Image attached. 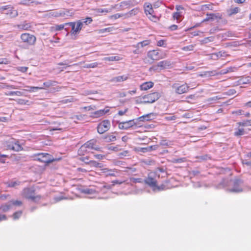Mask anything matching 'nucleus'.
Wrapping results in <instances>:
<instances>
[{
  "mask_svg": "<svg viewBox=\"0 0 251 251\" xmlns=\"http://www.w3.org/2000/svg\"><path fill=\"white\" fill-rule=\"evenodd\" d=\"M90 150L101 151V148L97 145L96 139H91L85 143L78 149L77 153L79 156H84L89 153Z\"/></svg>",
  "mask_w": 251,
  "mask_h": 251,
  "instance_id": "1",
  "label": "nucleus"
},
{
  "mask_svg": "<svg viewBox=\"0 0 251 251\" xmlns=\"http://www.w3.org/2000/svg\"><path fill=\"white\" fill-rule=\"evenodd\" d=\"M159 97L160 95L158 93L154 92L142 97L137 98L136 101L139 103H152L157 100Z\"/></svg>",
  "mask_w": 251,
  "mask_h": 251,
  "instance_id": "2",
  "label": "nucleus"
},
{
  "mask_svg": "<svg viewBox=\"0 0 251 251\" xmlns=\"http://www.w3.org/2000/svg\"><path fill=\"white\" fill-rule=\"evenodd\" d=\"M22 196L24 198L36 202L41 199V197L40 195H35V190L32 188H25L22 192Z\"/></svg>",
  "mask_w": 251,
  "mask_h": 251,
  "instance_id": "3",
  "label": "nucleus"
},
{
  "mask_svg": "<svg viewBox=\"0 0 251 251\" xmlns=\"http://www.w3.org/2000/svg\"><path fill=\"white\" fill-rule=\"evenodd\" d=\"M36 158L34 160L44 163L46 164H49L52 162L58 160V159H54L52 156L48 153H38L34 155Z\"/></svg>",
  "mask_w": 251,
  "mask_h": 251,
  "instance_id": "4",
  "label": "nucleus"
},
{
  "mask_svg": "<svg viewBox=\"0 0 251 251\" xmlns=\"http://www.w3.org/2000/svg\"><path fill=\"white\" fill-rule=\"evenodd\" d=\"M5 147L6 150H12L15 151H20L23 150L19 141L13 138L5 142Z\"/></svg>",
  "mask_w": 251,
  "mask_h": 251,
  "instance_id": "5",
  "label": "nucleus"
},
{
  "mask_svg": "<svg viewBox=\"0 0 251 251\" xmlns=\"http://www.w3.org/2000/svg\"><path fill=\"white\" fill-rule=\"evenodd\" d=\"M20 39L22 42L27 46H34L36 41V37L28 33H22L21 35Z\"/></svg>",
  "mask_w": 251,
  "mask_h": 251,
  "instance_id": "6",
  "label": "nucleus"
},
{
  "mask_svg": "<svg viewBox=\"0 0 251 251\" xmlns=\"http://www.w3.org/2000/svg\"><path fill=\"white\" fill-rule=\"evenodd\" d=\"M141 126H142V125L138 122L137 119L120 122L118 125V127L121 129H128L132 127H137Z\"/></svg>",
  "mask_w": 251,
  "mask_h": 251,
  "instance_id": "7",
  "label": "nucleus"
},
{
  "mask_svg": "<svg viewBox=\"0 0 251 251\" xmlns=\"http://www.w3.org/2000/svg\"><path fill=\"white\" fill-rule=\"evenodd\" d=\"M171 66V63L170 61L165 60L159 62L156 65L151 67L150 71H153L159 72V71L170 68Z\"/></svg>",
  "mask_w": 251,
  "mask_h": 251,
  "instance_id": "8",
  "label": "nucleus"
},
{
  "mask_svg": "<svg viewBox=\"0 0 251 251\" xmlns=\"http://www.w3.org/2000/svg\"><path fill=\"white\" fill-rule=\"evenodd\" d=\"M145 13L147 15H149V18L152 21L156 22L158 18L154 14V10L152 5L150 3H145L144 5Z\"/></svg>",
  "mask_w": 251,
  "mask_h": 251,
  "instance_id": "9",
  "label": "nucleus"
},
{
  "mask_svg": "<svg viewBox=\"0 0 251 251\" xmlns=\"http://www.w3.org/2000/svg\"><path fill=\"white\" fill-rule=\"evenodd\" d=\"M66 25H69L72 27V34L75 35L78 33L83 26V23L81 20L77 21L75 22H70L65 23Z\"/></svg>",
  "mask_w": 251,
  "mask_h": 251,
  "instance_id": "10",
  "label": "nucleus"
},
{
  "mask_svg": "<svg viewBox=\"0 0 251 251\" xmlns=\"http://www.w3.org/2000/svg\"><path fill=\"white\" fill-rule=\"evenodd\" d=\"M110 126V123L109 120H103L97 126L98 132L100 134L104 133L109 129Z\"/></svg>",
  "mask_w": 251,
  "mask_h": 251,
  "instance_id": "11",
  "label": "nucleus"
},
{
  "mask_svg": "<svg viewBox=\"0 0 251 251\" xmlns=\"http://www.w3.org/2000/svg\"><path fill=\"white\" fill-rule=\"evenodd\" d=\"M172 87L175 90L176 93L178 94L186 93L189 89V86L186 83L181 85H179L177 83H174L172 85Z\"/></svg>",
  "mask_w": 251,
  "mask_h": 251,
  "instance_id": "12",
  "label": "nucleus"
},
{
  "mask_svg": "<svg viewBox=\"0 0 251 251\" xmlns=\"http://www.w3.org/2000/svg\"><path fill=\"white\" fill-rule=\"evenodd\" d=\"M138 2L135 0H127L121 2L118 10H123L137 4Z\"/></svg>",
  "mask_w": 251,
  "mask_h": 251,
  "instance_id": "13",
  "label": "nucleus"
},
{
  "mask_svg": "<svg viewBox=\"0 0 251 251\" xmlns=\"http://www.w3.org/2000/svg\"><path fill=\"white\" fill-rule=\"evenodd\" d=\"M100 172L99 175H104L106 177L108 176H115V173L117 172V170L116 169H110L108 168H100Z\"/></svg>",
  "mask_w": 251,
  "mask_h": 251,
  "instance_id": "14",
  "label": "nucleus"
},
{
  "mask_svg": "<svg viewBox=\"0 0 251 251\" xmlns=\"http://www.w3.org/2000/svg\"><path fill=\"white\" fill-rule=\"evenodd\" d=\"M147 56L153 61H157L163 58L157 50H150L148 52Z\"/></svg>",
  "mask_w": 251,
  "mask_h": 251,
  "instance_id": "15",
  "label": "nucleus"
},
{
  "mask_svg": "<svg viewBox=\"0 0 251 251\" xmlns=\"http://www.w3.org/2000/svg\"><path fill=\"white\" fill-rule=\"evenodd\" d=\"M54 126L50 127V130H61L65 131L69 127L67 124H64V123H57L55 122L53 124Z\"/></svg>",
  "mask_w": 251,
  "mask_h": 251,
  "instance_id": "16",
  "label": "nucleus"
},
{
  "mask_svg": "<svg viewBox=\"0 0 251 251\" xmlns=\"http://www.w3.org/2000/svg\"><path fill=\"white\" fill-rule=\"evenodd\" d=\"M156 114L153 112L150 113L149 114L144 115L142 116L137 118L138 122L140 123V122H145L152 120L156 118Z\"/></svg>",
  "mask_w": 251,
  "mask_h": 251,
  "instance_id": "17",
  "label": "nucleus"
},
{
  "mask_svg": "<svg viewBox=\"0 0 251 251\" xmlns=\"http://www.w3.org/2000/svg\"><path fill=\"white\" fill-rule=\"evenodd\" d=\"M146 184H148L150 187L153 188L154 189L160 190L159 187L157 185L156 180L153 177L150 176L144 180Z\"/></svg>",
  "mask_w": 251,
  "mask_h": 251,
  "instance_id": "18",
  "label": "nucleus"
},
{
  "mask_svg": "<svg viewBox=\"0 0 251 251\" xmlns=\"http://www.w3.org/2000/svg\"><path fill=\"white\" fill-rule=\"evenodd\" d=\"M207 17L203 20V22L208 21L210 20H214L220 19L222 18V15L220 13H207L206 14Z\"/></svg>",
  "mask_w": 251,
  "mask_h": 251,
  "instance_id": "19",
  "label": "nucleus"
},
{
  "mask_svg": "<svg viewBox=\"0 0 251 251\" xmlns=\"http://www.w3.org/2000/svg\"><path fill=\"white\" fill-rule=\"evenodd\" d=\"M128 78V76L126 75L118 76L111 78L110 82L114 83L121 82L127 80Z\"/></svg>",
  "mask_w": 251,
  "mask_h": 251,
  "instance_id": "20",
  "label": "nucleus"
},
{
  "mask_svg": "<svg viewBox=\"0 0 251 251\" xmlns=\"http://www.w3.org/2000/svg\"><path fill=\"white\" fill-rule=\"evenodd\" d=\"M117 6H118V4H115V5H111L110 6V7L109 8H98V9H96L95 10L97 13H110V12H112L113 9H116Z\"/></svg>",
  "mask_w": 251,
  "mask_h": 251,
  "instance_id": "21",
  "label": "nucleus"
},
{
  "mask_svg": "<svg viewBox=\"0 0 251 251\" xmlns=\"http://www.w3.org/2000/svg\"><path fill=\"white\" fill-rule=\"evenodd\" d=\"M139 8H135L126 13H124V19L136 15L139 13Z\"/></svg>",
  "mask_w": 251,
  "mask_h": 251,
  "instance_id": "22",
  "label": "nucleus"
},
{
  "mask_svg": "<svg viewBox=\"0 0 251 251\" xmlns=\"http://www.w3.org/2000/svg\"><path fill=\"white\" fill-rule=\"evenodd\" d=\"M108 111H94L90 113L92 118H98L104 115Z\"/></svg>",
  "mask_w": 251,
  "mask_h": 251,
  "instance_id": "23",
  "label": "nucleus"
},
{
  "mask_svg": "<svg viewBox=\"0 0 251 251\" xmlns=\"http://www.w3.org/2000/svg\"><path fill=\"white\" fill-rule=\"evenodd\" d=\"M153 83L151 81L146 82L140 85L141 90L146 91L153 86Z\"/></svg>",
  "mask_w": 251,
  "mask_h": 251,
  "instance_id": "24",
  "label": "nucleus"
},
{
  "mask_svg": "<svg viewBox=\"0 0 251 251\" xmlns=\"http://www.w3.org/2000/svg\"><path fill=\"white\" fill-rule=\"evenodd\" d=\"M56 83H57V82L55 81L49 80L44 82L43 86H41L40 87H43V89H46L47 88H49L50 86H54Z\"/></svg>",
  "mask_w": 251,
  "mask_h": 251,
  "instance_id": "25",
  "label": "nucleus"
},
{
  "mask_svg": "<svg viewBox=\"0 0 251 251\" xmlns=\"http://www.w3.org/2000/svg\"><path fill=\"white\" fill-rule=\"evenodd\" d=\"M40 3H41L40 2L34 0H22L20 2V4L25 5H29L30 4L38 5Z\"/></svg>",
  "mask_w": 251,
  "mask_h": 251,
  "instance_id": "26",
  "label": "nucleus"
},
{
  "mask_svg": "<svg viewBox=\"0 0 251 251\" xmlns=\"http://www.w3.org/2000/svg\"><path fill=\"white\" fill-rule=\"evenodd\" d=\"M121 59L119 56H112L104 57L103 58V60L106 61H117L121 60Z\"/></svg>",
  "mask_w": 251,
  "mask_h": 251,
  "instance_id": "27",
  "label": "nucleus"
},
{
  "mask_svg": "<svg viewBox=\"0 0 251 251\" xmlns=\"http://www.w3.org/2000/svg\"><path fill=\"white\" fill-rule=\"evenodd\" d=\"M235 70H237L236 68L234 67H229L226 69H223L221 70L219 73H218V75H225L229 72H232L235 71Z\"/></svg>",
  "mask_w": 251,
  "mask_h": 251,
  "instance_id": "28",
  "label": "nucleus"
},
{
  "mask_svg": "<svg viewBox=\"0 0 251 251\" xmlns=\"http://www.w3.org/2000/svg\"><path fill=\"white\" fill-rule=\"evenodd\" d=\"M89 165L91 167H94L96 168H102L103 167V164L101 163L98 162L95 160H90Z\"/></svg>",
  "mask_w": 251,
  "mask_h": 251,
  "instance_id": "29",
  "label": "nucleus"
},
{
  "mask_svg": "<svg viewBox=\"0 0 251 251\" xmlns=\"http://www.w3.org/2000/svg\"><path fill=\"white\" fill-rule=\"evenodd\" d=\"M18 28L22 30H28L31 27L29 23H24L18 25Z\"/></svg>",
  "mask_w": 251,
  "mask_h": 251,
  "instance_id": "30",
  "label": "nucleus"
},
{
  "mask_svg": "<svg viewBox=\"0 0 251 251\" xmlns=\"http://www.w3.org/2000/svg\"><path fill=\"white\" fill-rule=\"evenodd\" d=\"M4 95L6 96H22L23 95V93L19 91H10V92H5Z\"/></svg>",
  "mask_w": 251,
  "mask_h": 251,
  "instance_id": "31",
  "label": "nucleus"
},
{
  "mask_svg": "<svg viewBox=\"0 0 251 251\" xmlns=\"http://www.w3.org/2000/svg\"><path fill=\"white\" fill-rule=\"evenodd\" d=\"M6 12L4 13L7 15H9L11 17H15L18 15V12L17 10L14 9L12 7V10H9V9H6Z\"/></svg>",
  "mask_w": 251,
  "mask_h": 251,
  "instance_id": "32",
  "label": "nucleus"
},
{
  "mask_svg": "<svg viewBox=\"0 0 251 251\" xmlns=\"http://www.w3.org/2000/svg\"><path fill=\"white\" fill-rule=\"evenodd\" d=\"M218 75V73L216 71H207L204 72L203 74H201L200 75L201 76H214Z\"/></svg>",
  "mask_w": 251,
  "mask_h": 251,
  "instance_id": "33",
  "label": "nucleus"
},
{
  "mask_svg": "<svg viewBox=\"0 0 251 251\" xmlns=\"http://www.w3.org/2000/svg\"><path fill=\"white\" fill-rule=\"evenodd\" d=\"M239 8L238 7H234V8H231L228 10V13L229 16H231L233 14H236L239 12Z\"/></svg>",
  "mask_w": 251,
  "mask_h": 251,
  "instance_id": "34",
  "label": "nucleus"
},
{
  "mask_svg": "<svg viewBox=\"0 0 251 251\" xmlns=\"http://www.w3.org/2000/svg\"><path fill=\"white\" fill-rule=\"evenodd\" d=\"M105 139L107 142H113L116 140V137L113 134H110L106 136Z\"/></svg>",
  "mask_w": 251,
  "mask_h": 251,
  "instance_id": "35",
  "label": "nucleus"
},
{
  "mask_svg": "<svg viewBox=\"0 0 251 251\" xmlns=\"http://www.w3.org/2000/svg\"><path fill=\"white\" fill-rule=\"evenodd\" d=\"M10 208V205L7 204L2 205L0 206V211L3 212L8 211Z\"/></svg>",
  "mask_w": 251,
  "mask_h": 251,
  "instance_id": "36",
  "label": "nucleus"
},
{
  "mask_svg": "<svg viewBox=\"0 0 251 251\" xmlns=\"http://www.w3.org/2000/svg\"><path fill=\"white\" fill-rule=\"evenodd\" d=\"M123 17L124 19V14L123 13H117L114 15H112L109 17L111 19H117L118 18Z\"/></svg>",
  "mask_w": 251,
  "mask_h": 251,
  "instance_id": "37",
  "label": "nucleus"
},
{
  "mask_svg": "<svg viewBox=\"0 0 251 251\" xmlns=\"http://www.w3.org/2000/svg\"><path fill=\"white\" fill-rule=\"evenodd\" d=\"M79 160L87 165H89L90 161V160H89V157L87 156L85 157L81 156V157L79 158Z\"/></svg>",
  "mask_w": 251,
  "mask_h": 251,
  "instance_id": "38",
  "label": "nucleus"
},
{
  "mask_svg": "<svg viewBox=\"0 0 251 251\" xmlns=\"http://www.w3.org/2000/svg\"><path fill=\"white\" fill-rule=\"evenodd\" d=\"M43 87L32 86L30 87V89H25V90L29 92H34L39 90L43 89Z\"/></svg>",
  "mask_w": 251,
  "mask_h": 251,
  "instance_id": "39",
  "label": "nucleus"
},
{
  "mask_svg": "<svg viewBox=\"0 0 251 251\" xmlns=\"http://www.w3.org/2000/svg\"><path fill=\"white\" fill-rule=\"evenodd\" d=\"M244 133V129L243 128H238L234 132V135L238 136L243 135Z\"/></svg>",
  "mask_w": 251,
  "mask_h": 251,
  "instance_id": "40",
  "label": "nucleus"
},
{
  "mask_svg": "<svg viewBox=\"0 0 251 251\" xmlns=\"http://www.w3.org/2000/svg\"><path fill=\"white\" fill-rule=\"evenodd\" d=\"M212 10V6L211 4H204L201 6V10L202 11H205L206 10Z\"/></svg>",
  "mask_w": 251,
  "mask_h": 251,
  "instance_id": "41",
  "label": "nucleus"
},
{
  "mask_svg": "<svg viewBox=\"0 0 251 251\" xmlns=\"http://www.w3.org/2000/svg\"><path fill=\"white\" fill-rule=\"evenodd\" d=\"M98 64L97 62H94L91 64H86L83 67L85 68H94L97 67Z\"/></svg>",
  "mask_w": 251,
  "mask_h": 251,
  "instance_id": "42",
  "label": "nucleus"
},
{
  "mask_svg": "<svg viewBox=\"0 0 251 251\" xmlns=\"http://www.w3.org/2000/svg\"><path fill=\"white\" fill-rule=\"evenodd\" d=\"M6 9L12 10V7L10 5H6L0 7V12L1 13H4V11H5Z\"/></svg>",
  "mask_w": 251,
  "mask_h": 251,
  "instance_id": "43",
  "label": "nucleus"
},
{
  "mask_svg": "<svg viewBox=\"0 0 251 251\" xmlns=\"http://www.w3.org/2000/svg\"><path fill=\"white\" fill-rule=\"evenodd\" d=\"M22 214V211H18L15 212L13 214V219L15 220L18 219L19 217H20L21 216Z\"/></svg>",
  "mask_w": 251,
  "mask_h": 251,
  "instance_id": "44",
  "label": "nucleus"
},
{
  "mask_svg": "<svg viewBox=\"0 0 251 251\" xmlns=\"http://www.w3.org/2000/svg\"><path fill=\"white\" fill-rule=\"evenodd\" d=\"M222 52L220 51L217 53H213L211 55V57L214 59H217L218 58L222 56Z\"/></svg>",
  "mask_w": 251,
  "mask_h": 251,
  "instance_id": "45",
  "label": "nucleus"
},
{
  "mask_svg": "<svg viewBox=\"0 0 251 251\" xmlns=\"http://www.w3.org/2000/svg\"><path fill=\"white\" fill-rule=\"evenodd\" d=\"M130 181L131 182H132L134 183H142L143 182L142 178H134V177H130Z\"/></svg>",
  "mask_w": 251,
  "mask_h": 251,
  "instance_id": "46",
  "label": "nucleus"
},
{
  "mask_svg": "<svg viewBox=\"0 0 251 251\" xmlns=\"http://www.w3.org/2000/svg\"><path fill=\"white\" fill-rule=\"evenodd\" d=\"M111 31V28L108 27L101 29H99L97 30V32L98 34H103L106 32H110Z\"/></svg>",
  "mask_w": 251,
  "mask_h": 251,
  "instance_id": "47",
  "label": "nucleus"
},
{
  "mask_svg": "<svg viewBox=\"0 0 251 251\" xmlns=\"http://www.w3.org/2000/svg\"><path fill=\"white\" fill-rule=\"evenodd\" d=\"M150 43H151L150 40H144L142 42H139V44L140 45L141 47L143 48V47L149 45L150 44Z\"/></svg>",
  "mask_w": 251,
  "mask_h": 251,
  "instance_id": "48",
  "label": "nucleus"
},
{
  "mask_svg": "<svg viewBox=\"0 0 251 251\" xmlns=\"http://www.w3.org/2000/svg\"><path fill=\"white\" fill-rule=\"evenodd\" d=\"M181 16V12H176L173 13V18L174 19L179 20Z\"/></svg>",
  "mask_w": 251,
  "mask_h": 251,
  "instance_id": "49",
  "label": "nucleus"
},
{
  "mask_svg": "<svg viewBox=\"0 0 251 251\" xmlns=\"http://www.w3.org/2000/svg\"><path fill=\"white\" fill-rule=\"evenodd\" d=\"M194 50V46L192 45L184 47L182 48L183 51H191Z\"/></svg>",
  "mask_w": 251,
  "mask_h": 251,
  "instance_id": "50",
  "label": "nucleus"
},
{
  "mask_svg": "<svg viewBox=\"0 0 251 251\" xmlns=\"http://www.w3.org/2000/svg\"><path fill=\"white\" fill-rule=\"evenodd\" d=\"M154 149H155V148L153 146H151L148 147L146 148H141L140 151L143 152H146V151H150L153 149L154 150Z\"/></svg>",
  "mask_w": 251,
  "mask_h": 251,
  "instance_id": "51",
  "label": "nucleus"
},
{
  "mask_svg": "<svg viewBox=\"0 0 251 251\" xmlns=\"http://www.w3.org/2000/svg\"><path fill=\"white\" fill-rule=\"evenodd\" d=\"M242 84H248L251 83V78L247 77L241 80Z\"/></svg>",
  "mask_w": 251,
  "mask_h": 251,
  "instance_id": "52",
  "label": "nucleus"
},
{
  "mask_svg": "<svg viewBox=\"0 0 251 251\" xmlns=\"http://www.w3.org/2000/svg\"><path fill=\"white\" fill-rule=\"evenodd\" d=\"M17 69L23 73L26 72L28 69V67H18L17 68Z\"/></svg>",
  "mask_w": 251,
  "mask_h": 251,
  "instance_id": "53",
  "label": "nucleus"
},
{
  "mask_svg": "<svg viewBox=\"0 0 251 251\" xmlns=\"http://www.w3.org/2000/svg\"><path fill=\"white\" fill-rule=\"evenodd\" d=\"M94 157L95 158L99 159V160H102L104 158H105V155L100 154H96L94 155Z\"/></svg>",
  "mask_w": 251,
  "mask_h": 251,
  "instance_id": "54",
  "label": "nucleus"
},
{
  "mask_svg": "<svg viewBox=\"0 0 251 251\" xmlns=\"http://www.w3.org/2000/svg\"><path fill=\"white\" fill-rule=\"evenodd\" d=\"M92 19L91 17H87L83 22H82L83 24L84 23L86 25H88L90 24L92 22Z\"/></svg>",
  "mask_w": 251,
  "mask_h": 251,
  "instance_id": "55",
  "label": "nucleus"
},
{
  "mask_svg": "<svg viewBox=\"0 0 251 251\" xmlns=\"http://www.w3.org/2000/svg\"><path fill=\"white\" fill-rule=\"evenodd\" d=\"M12 203L14 205L21 206L22 205L23 202L21 201L16 200L12 201Z\"/></svg>",
  "mask_w": 251,
  "mask_h": 251,
  "instance_id": "56",
  "label": "nucleus"
},
{
  "mask_svg": "<svg viewBox=\"0 0 251 251\" xmlns=\"http://www.w3.org/2000/svg\"><path fill=\"white\" fill-rule=\"evenodd\" d=\"M19 184H20V182H19L13 181V182H11L9 183L8 184V186L9 187H14L15 186H16L17 185H19Z\"/></svg>",
  "mask_w": 251,
  "mask_h": 251,
  "instance_id": "57",
  "label": "nucleus"
},
{
  "mask_svg": "<svg viewBox=\"0 0 251 251\" xmlns=\"http://www.w3.org/2000/svg\"><path fill=\"white\" fill-rule=\"evenodd\" d=\"M73 119H74L75 120V122H76L75 120H82L84 119V116H82V115H79V116L76 115V116H75V117H73Z\"/></svg>",
  "mask_w": 251,
  "mask_h": 251,
  "instance_id": "58",
  "label": "nucleus"
},
{
  "mask_svg": "<svg viewBox=\"0 0 251 251\" xmlns=\"http://www.w3.org/2000/svg\"><path fill=\"white\" fill-rule=\"evenodd\" d=\"M9 86H10V85L7 84V83H2L0 85V88L1 89H9Z\"/></svg>",
  "mask_w": 251,
  "mask_h": 251,
  "instance_id": "59",
  "label": "nucleus"
},
{
  "mask_svg": "<svg viewBox=\"0 0 251 251\" xmlns=\"http://www.w3.org/2000/svg\"><path fill=\"white\" fill-rule=\"evenodd\" d=\"M67 25L65 24L60 25H57L56 26V30H60L62 29H63L65 27V26H66Z\"/></svg>",
  "mask_w": 251,
  "mask_h": 251,
  "instance_id": "60",
  "label": "nucleus"
},
{
  "mask_svg": "<svg viewBox=\"0 0 251 251\" xmlns=\"http://www.w3.org/2000/svg\"><path fill=\"white\" fill-rule=\"evenodd\" d=\"M9 63V61L5 58L0 59V64H8Z\"/></svg>",
  "mask_w": 251,
  "mask_h": 251,
  "instance_id": "61",
  "label": "nucleus"
},
{
  "mask_svg": "<svg viewBox=\"0 0 251 251\" xmlns=\"http://www.w3.org/2000/svg\"><path fill=\"white\" fill-rule=\"evenodd\" d=\"M72 62V61H65L64 62H62V63H58V65H63V66H65L66 67H69L70 66V65H69L68 64L69 63H71Z\"/></svg>",
  "mask_w": 251,
  "mask_h": 251,
  "instance_id": "62",
  "label": "nucleus"
},
{
  "mask_svg": "<svg viewBox=\"0 0 251 251\" xmlns=\"http://www.w3.org/2000/svg\"><path fill=\"white\" fill-rule=\"evenodd\" d=\"M185 158H181L176 159L174 160V162L181 163V162H184L185 161Z\"/></svg>",
  "mask_w": 251,
  "mask_h": 251,
  "instance_id": "63",
  "label": "nucleus"
},
{
  "mask_svg": "<svg viewBox=\"0 0 251 251\" xmlns=\"http://www.w3.org/2000/svg\"><path fill=\"white\" fill-rule=\"evenodd\" d=\"M165 41L160 40L157 42V45L159 47H163L164 45Z\"/></svg>",
  "mask_w": 251,
  "mask_h": 251,
  "instance_id": "64",
  "label": "nucleus"
}]
</instances>
